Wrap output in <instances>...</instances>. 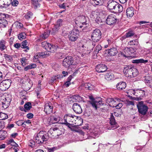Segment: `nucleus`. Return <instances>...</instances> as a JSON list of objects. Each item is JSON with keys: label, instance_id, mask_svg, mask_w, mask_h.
Segmentation results:
<instances>
[{"label": "nucleus", "instance_id": "72a5a7b5", "mask_svg": "<svg viewBox=\"0 0 152 152\" xmlns=\"http://www.w3.org/2000/svg\"><path fill=\"white\" fill-rule=\"evenodd\" d=\"M148 60H144L143 59H139L133 60H132V62L134 63L138 64L139 63H143L145 64L148 62Z\"/></svg>", "mask_w": 152, "mask_h": 152}, {"label": "nucleus", "instance_id": "f704fd0d", "mask_svg": "<svg viewBox=\"0 0 152 152\" xmlns=\"http://www.w3.org/2000/svg\"><path fill=\"white\" fill-rule=\"evenodd\" d=\"M91 3L94 6L100 5L101 4V0H90Z\"/></svg>", "mask_w": 152, "mask_h": 152}, {"label": "nucleus", "instance_id": "09e8293b", "mask_svg": "<svg viewBox=\"0 0 152 152\" xmlns=\"http://www.w3.org/2000/svg\"><path fill=\"white\" fill-rule=\"evenodd\" d=\"M124 51L125 53V54H124V53L122 54L124 56L126 57L128 55H130V51L129 50V47H126L124 49Z\"/></svg>", "mask_w": 152, "mask_h": 152}, {"label": "nucleus", "instance_id": "c03bdc74", "mask_svg": "<svg viewBox=\"0 0 152 152\" xmlns=\"http://www.w3.org/2000/svg\"><path fill=\"white\" fill-rule=\"evenodd\" d=\"M27 42L26 40H25L22 42V45H21V47L22 48H27V50H25V51H27V50H29V48L27 46Z\"/></svg>", "mask_w": 152, "mask_h": 152}, {"label": "nucleus", "instance_id": "f8f14e48", "mask_svg": "<svg viewBox=\"0 0 152 152\" xmlns=\"http://www.w3.org/2000/svg\"><path fill=\"white\" fill-rule=\"evenodd\" d=\"M79 36L78 30L73 29L71 31L68 36L70 40L71 41H75L78 38Z\"/></svg>", "mask_w": 152, "mask_h": 152}, {"label": "nucleus", "instance_id": "338daca9", "mask_svg": "<svg viewBox=\"0 0 152 152\" xmlns=\"http://www.w3.org/2000/svg\"><path fill=\"white\" fill-rule=\"evenodd\" d=\"M94 86L91 85V83H88V90H91L94 89Z\"/></svg>", "mask_w": 152, "mask_h": 152}, {"label": "nucleus", "instance_id": "c85d7f7f", "mask_svg": "<svg viewBox=\"0 0 152 152\" xmlns=\"http://www.w3.org/2000/svg\"><path fill=\"white\" fill-rule=\"evenodd\" d=\"M123 9L122 6L118 3L114 12L115 13H121L123 11Z\"/></svg>", "mask_w": 152, "mask_h": 152}, {"label": "nucleus", "instance_id": "13d9d810", "mask_svg": "<svg viewBox=\"0 0 152 152\" xmlns=\"http://www.w3.org/2000/svg\"><path fill=\"white\" fill-rule=\"evenodd\" d=\"M134 35V33L132 31H130L127 33L126 35V37L128 38L131 37Z\"/></svg>", "mask_w": 152, "mask_h": 152}, {"label": "nucleus", "instance_id": "bf43d9fd", "mask_svg": "<svg viewBox=\"0 0 152 152\" xmlns=\"http://www.w3.org/2000/svg\"><path fill=\"white\" fill-rule=\"evenodd\" d=\"M12 5L13 6H16L18 4V2L17 0H13L12 2L11 1Z\"/></svg>", "mask_w": 152, "mask_h": 152}, {"label": "nucleus", "instance_id": "2f4dec72", "mask_svg": "<svg viewBox=\"0 0 152 152\" xmlns=\"http://www.w3.org/2000/svg\"><path fill=\"white\" fill-rule=\"evenodd\" d=\"M50 31H45L43 34H42L40 35V37L41 38H42L43 40H44L48 37L50 34Z\"/></svg>", "mask_w": 152, "mask_h": 152}, {"label": "nucleus", "instance_id": "4be33fe9", "mask_svg": "<svg viewBox=\"0 0 152 152\" xmlns=\"http://www.w3.org/2000/svg\"><path fill=\"white\" fill-rule=\"evenodd\" d=\"M96 71L98 72H102L105 71L107 69L106 65L103 64H100L96 67Z\"/></svg>", "mask_w": 152, "mask_h": 152}, {"label": "nucleus", "instance_id": "f3484780", "mask_svg": "<svg viewBox=\"0 0 152 152\" xmlns=\"http://www.w3.org/2000/svg\"><path fill=\"white\" fill-rule=\"evenodd\" d=\"M11 100L9 97H3L1 100L2 107L4 109L7 108L10 104Z\"/></svg>", "mask_w": 152, "mask_h": 152}, {"label": "nucleus", "instance_id": "6e6552de", "mask_svg": "<svg viewBox=\"0 0 152 152\" xmlns=\"http://www.w3.org/2000/svg\"><path fill=\"white\" fill-rule=\"evenodd\" d=\"M61 44L62 46H58L53 45V44L50 43L49 44L48 47L46 50L48 51L47 52H48V53H49V52L52 53L54 52L56 50L57 48H58L64 49H66V48H67L64 46V44L62 42L61 43Z\"/></svg>", "mask_w": 152, "mask_h": 152}, {"label": "nucleus", "instance_id": "5701e85b", "mask_svg": "<svg viewBox=\"0 0 152 152\" xmlns=\"http://www.w3.org/2000/svg\"><path fill=\"white\" fill-rule=\"evenodd\" d=\"M53 107L50 105V104L47 103L45 106L44 111L47 114L52 113L53 110Z\"/></svg>", "mask_w": 152, "mask_h": 152}, {"label": "nucleus", "instance_id": "37998d69", "mask_svg": "<svg viewBox=\"0 0 152 152\" xmlns=\"http://www.w3.org/2000/svg\"><path fill=\"white\" fill-rule=\"evenodd\" d=\"M130 45H138L139 44L138 40L137 39L130 41L128 43Z\"/></svg>", "mask_w": 152, "mask_h": 152}, {"label": "nucleus", "instance_id": "8fccbe9b", "mask_svg": "<svg viewBox=\"0 0 152 152\" xmlns=\"http://www.w3.org/2000/svg\"><path fill=\"white\" fill-rule=\"evenodd\" d=\"M8 118V115L6 114L0 113V120H4Z\"/></svg>", "mask_w": 152, "mask_h": 152}, {"label": "nucleus", "instance_id": "6ab92c4d", "mask_svg": "<svg viewBox=\"0 0 152 152\" xmlns=\"http://www.w3.org/2000/svg\"><path fill=\"white\" fill-rule=\"evenodd\" d=\"M72 108L74 112L76 114H80L82 112L81 106L78 103H74L72 105Z\"/></svg>", "mask_w": 152, "mask_h": 152}, {"label": "nucleus", "instance_id": "20e7f679", "mask_svg": "<svg viewBox=\"0 0 152 152\" xmlns=\"http://www.w3.org/2000/svg\"><path fill=\"white\" fill-rule=\"evenodd\" d=\"M76 24H80L81 23L82 25H80V28H83V30L86 29V28L88 26V24L86 22V19L85 16L82 15L78 17L75 19V21Z\"/></svg>", "mask_w": 152, "mask_h": 152}, {"label": "nucleus", "instance_id": "052dcab7", "mask_svg": "<svg viewBox=\"0 0 152 152\" xmlns=\"http://www.w3.org/2000/svg\"><path fill=\"white\" fill-rule=\"evenodd\" d=\"M23 66H24L26 65V59L25 58H22L20 60Z\"/></svg>", "mask_w": 152, "mask_h": 152}, {"label": "nucleus", "instance_id": "a211bd4d", "mask_svg": "<svg viewBox=\"0 0 152 152\" xmlns=\"http://www.w3.org/2000/svg\"><path fill=\"white\" fill-rule=\"evenodd\" d=\"M118 3L113 0L109 1L107 3V7L111 11L114 12Z\"/></svg>", "mask_w": 152, "mask_h": 152}, {"label": "nucleus", "instance_id": "9b49d317", "mask_svg": "<svg viewBox=\"0 0 152 152\" xmlns=\"http://www.w3.org/2000/svg\"><path fill=\"white\" fill-rule=\"evenodd\" d=\"M137 97H134L133 99L137 101H139L142 99V98L145 96V91L144 90L141 89L136 90V92H133Z\"/></svg>", "mask_w": 152, "mask_h": 152}, {"label": "nucleus", "instance_id": "7c9ffc66", "mask_svg": "<svg viewBox=\"0 0 152 152\" xmlns=\"http://www.w3.org/2000/svg\"><path fill=\"white\" fill-rule=\"evenodd\" d=\"M98 14L97 11H93L91 12L90 16L91 18L93 19H95L96 18L97 19L98 18H99V17L97 16Z\"/></svg>", "mask_w": 152, "mask_h": 152}, {"label": "nucleus", "instance_id": "a18cd8bd", "mask_svg": "<svg viewBox=\"0 0 152 152\" xmlns=\"http://www.w3.org/2000/svg\"><path fill=\"white\" fill-rule=\"evenodd\" d=\"M48 52L46 51L45 52H42L41 53H39V55L41 58H44L46 56L49 55V53H48Z\"/></svg>", "mask_w": 152, "mask_h": 152}, {"label": "nucleus", "instance_id": "4c0bfd02", "mask_svg": "<svg viewBox=\"0 0 152 152\" xmlns=\"http://www.w3.org/2000/svg\"><path fill=\"white\" fill-rule=\"evenodd\" d=\"M7 132L4 131H0V140H4L7 137Z\"/></svg>", "mask_w": 152, "mask_h": 152}, {"label": "nucleus", "instance_id": "dca6fc26", "mask_svg": "<svg viewBox=\"0 0 152 152\" xmlns=\"http://www.w3.org/2000/svg\"><path fill=\"white\" fill-rule=\"evenodd\" d=\"M110 124L111 125V127H109L107 129L109 130L114 129H116L117 128V123L116 122L115 119L113 115V113L111 114L110 117Z\"/></svg>", "mask_w": 152, "mask_h": 152}, {"label": "nucleus", "instance_id": "a19ab883", "mask_svg": "<svg viewBox=\"0 0 152 152\" xmlns=\"http://www.w3.org/2000/svg\"><path fill=\"white\" fill-rule=\"evenodd\" d=\"M36 65L34 64H32L25 67L24 69L25 71L34 68L36 67Z\"/></svg>", "mask_w": 152, "mask_h": 152}, {"label": "nucleus", "instance_id": "58836bf2", "mask_svg": "<svg viewBox=\"0 0 152 152\" xmlns=\"http://www.w3.org/2000/svg\"><path fill=\"white\" fill-rule=\"evenodd\" d=\"M36 65L34 64H32L25 67L24 69L25 71L34 68L36 67Z\"/></svg>", "mask_w": 152, "mask_h": 152}, {"label": "nucleus", "instance_id": "ddd939ff", "mask_svg": "<svg viewBox=\"0 0 152 152\" xmlns=\"http://www.w3.org/2000/svg\"><path fill=\"white\" fill-rule=\"evenodd\" d=\"M90 99L91 100V102L92 106L96 109L98 107H100L101 105H103L101 98L99 99H94L93 97H91Z\"/></svg>", "mask_w": 152, "mask_h": 152}, {"label": "nucleus", "instance_id": "4468645a", "mask_svg": "<svg viewBox=\"0 0 152 152\" xmlns=\"http://www.w3.org/2000/svg\"><path fill=\"white\" fill-rule=\"evenodd\" d=\"M117 18L115 15H109L106 19V23L107 24L110 25L114 24L116 22Z\"/></svg>", "mask_w": 152, "mask_h": 152}, {"label": "nucleus", "instance_id": "e433bc0d", "mask_svg": "<svg viewBox=\"0 0 152 152\" xmlns=\"http://www.w3.org/2000/svg\"><path fill=\"white\" fill-rule=\"evenodd\" d=\"M151 77L149 76H146L144 77L143 79V81L147 84V85H148L151 83Z\"/></svg>", "mask_w": 152, "mask_h": 152}, {"label": "nucleus", "instance_id": "3c124183", "mask_svg": "<svg viewBox=\"0 0 152 152\" xmlns=\"http://www.w3.org/2000/svg\"><path fill=\"white\" fill-rule=\"evenodd\" d=\"M102 49L101 46L99 45H97L94 50V52L95 54H97Z\"/></svg>", "mask_w": 152, "mask_h": 152}, {"label": "nucleus", "instance_id": "473e14b6", "mask_svg": "<svg viewBox=\"0 0 152 152\" xmlns=\"http://www.w3.org/2000/svg\"><path fill=\"white\" fill-rule=\"evenodd\" d=\"M72 98L76 102H80L83 100V97L78 95L73 96Z\"/></svg>", "mask_w": 152, "mask_h": 152}, {"label": "nucleus", "instance_id": "603ef678", "mask_svg": "<svg viewBox=\"0 0 152 152\" xmlns=\"http://www.w3.org/2000/svg\"><path fill=\"white\" fill-rule=\"evenodd\" d=\"M33 15V14L31 12H27L25 15V18L27 19H28L31 18Z\"/></svg>", "mask_w": 152, "mask_h": 152}, {"label": "nucleus", "instance_id": "f03ea898", "mask_svg": "<svg viewBox=\"0 0 152 152\" xmlns=\"http://www.w3.org/2000/svg\"><path fill=\"white\" fill-rule=\"evenodd\" d=\"M64 130L61 125H57L52 127L48 132V134H50L53 138H56L57 136L63 133Z\"/></svg>", "mask_w": 152, "mask_h": 152}, {"label": "nucleus", "instance_id": "0eeeda50", "mask_svg": "<svg viewBox=\"0 0 152 152\" xmlns=\"http://www.w3.org/2000/svg\"><path fill=\"white\" fill-rule=\"evenodd\" d=\"M138 111L139 113L142 115H145L147 113L148 108L147 106L143 104L142 101L139 102L137 104Z\"/></svg>", "mask_w": 152, "mask_h": 152}, {"label": "nucleus", "instance_id": "f257e3e1", "mask_svg": "<svg viewBox=\"0 0 152 152\" xmlns=\"http://www.w3.org/2000/svg\"><path fill=\"white\" fill-rule=\"evenodd\" d=\"M123 72L126 77L130 78L135 77L138 73L137 69L131 66L125 67L123 69Z\"/></svg>", "mask_w": 152, "mask_h": 152}, {"label": "nucleus", "instance_id": "4d7b16f0", "mask_svg": "<svg viewBox=\"0 0 152 152\" xmlns=\"http://www.w3.org/2000/svg\"><path fill=\"white\" fill-rule=\"evenodd\" d=\"M126 104V105L128 106H131V107H132L134 106V103L133 101H128Z\"/></svg>", "mask_w": 152, "mask_h": 152}, {"label": "nucleus", "instance_id": "a878e982", "mask_svg": "<svg viewBox=\"0 0 152 152\" xmlns=\"http://www.w3.org/2000/svg\"><path fill=\"white\" fill-rule=\"evenodd\" d=\"M134 10L132 7L128 8L126 10V15L128 17H131L134 14Z\"/></svg>", "mask_w": 152, "mask_h": 152}, {"label": "nucleus", "instance_id": "6e6d98bb", "mask_svg": "<svg viewBox=\"0 0 152 152\" xmlns=\"http://www.w3.org/2000/svg\"><path fill=\"white\" fill-rule=\"evenodd\" d=\"M49 44L50 43H48L46 42H43L42 43V46L43 48L47 50Z\"/></svg>", "mask_w": 152, "mask_h": 152}, {"label": "nucleus", "instance_id": "0e129e2a", "mask_svg": "<svg viewBox=\"0 0 152 152\" xmlns=\"http://www.w3.org/2000/svg\"><path fill=\"white\" fill-rule=\"evenodd\" d=\"M133 92H136V90L135 89L130 90L128 92V94L129 95V94L131 95L133 94L135 96V94Z\"/></svg>", "mask_w": 152, "mask_h": 152}, {"label": "nucleus", "instance_id": "7ed1b4c3", "mask_svg": "<svg viewBox=\"0 0 152 152\" xmlns=\"http://www.w3.org/2000/svg\"><path fill=\"white\" fill-rule=\"evenodd\" d=\"M43 131H40L35 137V141L37 143L40 144L47 141L48 138L47 134H45Z\"/></svg>", "mask_w": 152, "mask_h": 152}, {"label": "nucleus", "instance_id": "1a4fd4ad", "mask_svg": "<svg viewBox=\"0 0 152 152\" xmlns=\"http://www.w3.org/2000/svg\"><path fill=\"white\" fill-rule=\"evenodd\" d=\"M50 124L58 123L61 124H63L62 118L57 116L52 115L50 116L48 119Z\"/></svg>", "mask_w": 152, "mask_h": 152}, {"label": "nucleus", "instance_id": "393cba45", "mask_svg": "<svg viewBox=\"0 0 152 152\" xmlns=\"http://www.w3.org/2000/svg\"><path fill=\"white\" fill-rule=\"evenodd\" d=\"M118 52L117 50L115 48H112L107 50L108 54L109 56H115Z\"/></svg>", "mask_w": 152, "mask_h": 152}, {"label": "nucleus", "instance_id": "aec40b11", "mask_svg": "<svg viewBox=\"0 0 152 152\" xmlns=\"http://www.w3.org/2000/svg\"><path fill=\"white\" fill-rule=\"evenodd\" d=\"M11 3V0H0V8L6 9Z\"/></svg>", "mask_w": 152, "mask_h": 152}, {"label": "nucleus", "instance_id": "49530a36", "mask_svg": "<svg viewBox=\"0 0 152 152\" xmlns=\"http://www.w3.org/2000/svg\"><path fill=\"white\" fill-rule=\"evenodd\" d=\"M26 34L24 33H22L19 34L18 35V39L20 40H22L25 39L26 37Z\"/></svg>", "mask_w": 152, "mask_h": 152}, {"label": "nucleus", "instance_id": "2eb2a0df", "mask_svg": "<svg viewBox=\"0 0 152 152\" xmlns=\"http://www.w3.org/2000/svg\"><path fill=\"white\" fill-rule=\"evenodd\" d=\"M119 101L120 99L118 98H116L114 99L113 98H109L107 99L106 102L110 106L114 107L116 106L117 103L119 102Z\"/></svg>", "mask_w": 152, "mask_h": 152}, {"label": "nucleus", "instance_id": "680f3d73", "mask_svg": "<svg viewBox=\"0 0 152 152\" xmlns=\"http://www.w3.org/2000/svg\"><path fill=\"white\" fill-rule=\"evenodd\" d=\"M129 48V50L130 52V55L131 54L134 53L136 51V49H134L132 47H130Z\"/></svg>", "mask_w": 152, "mask_h": 152}, {"label": "nucleus", "instance_id": "69168bd1", "mask_svg": "<svg viewBox=\"0 0 152 152\" xmlns=\"http://www.w3.org/2000/svg\"><path fill=\"white\" fill-rule=\"evenodd\" d=\"M35 59H34V60L36 61H37L39 58H41L40 56L39 55V53H37L36 55L34 56Z\"/></svg>", "mask_w": 152, "mask_h": 152}, {"label": "nucleus", "instance_id": "e2e57ef3", "mask_svg": "<svg viewBox=\"0 0 152 152\" xmlns=\"http://www.w3.org/2000/svg\"><path fill=\"white\" fill-rule=\"evenodd\" d=\"M123 106L122 104V103H119V102H118V103H117L116 105V106L115 107H116V109H120Z\"/></svg>", "mask_w": 152, "mask_h": 152}, {"label": "nucleus", "instance_id": "39448f33", "mask_svg": "<svg viewBox=\"0 0 152 152\" xmlns=\"http://www.w3.org/2000/svg\"><path fill=\"white\" fill-rule=\"evenodd\" d=\"M76 116L74 115L69 114L66 115L64 117V122L63 124H64L68 127L71 125L73 124L75 121V117Z\"/></svg>", "mask_w": 152, "mask_h": 152}, {"label": "nucleus", "instance_id": "864d4df0", "mask_svg": "<svg viewBox=\"0 0 152 152\" xmlns=\"http://www.w3.org/2000/svg\"><path fill=\"white\" fill-rule=\"evenodd\" d=\"M4 57L5 59L9 62H11L12 61V56L10 55L5 54Z\"/></svg>", "mask_w": 152, "mask_h": 152}, {"label": "nucleus", "instance_id": "b1692460", "mask_svg": "<svg viewBox=\"0 0 152 152\" xmlns=\"http://www.w3.org/2000/svg\"><path fill=\"white\" fill-rule=\"evenodd\" d=\"M7 42L4 39H1L0 40V50L3 51L7 49Z\"/></svg>", "mask_w": 152, "mask_h": 152}, {"label": "nucleus", "instance_id": "de8ad7c7", "mask_svg": "<svg viewBox=\"0 0 152 152\" xmlns=\"http://www.w3.org/2000/svg\"><path fill=\"white\" fill-rule=\"evenodd\" d=\"M31 104L30 102L26 103L24 105V107L26 110H29L31 108Z\"/></svg>", "mask_w": 152, "mask_h": 152}, {"label": "nucleus", "instance_id": "774afa93", "mask_svg": "<svg viewBox=\"0 0 152 152\" xmlns=\"http://www.w3.org/2000/svg\"><path fill=\"white\" fill-rule=\"evenodd\" d=\"M33 114L31 113H28L27 115V117L30 119H31L33 117Z\"/></svg>", "mask_w": 152, "mask_h": 152}, {"label": "nucleus", "instance_id": "412c9836", "mask_svg": "<svg viewBox=\"0 0 152 152\" xmlns=\"http://www.w3.org/2000/svg\"><path fill=\"white\" fill-rule=\"evenodd\" d=\"M72 57L71 56H67L63 60L62 62L63 65L66 67H69L71 65V60Z\"/></svg>", "mask_w": 152, "mask_h": 152}, {"label": "nucleus", "instance_id": "bb28decb", "mask_svg": "<svg viewBox=\"0 0 152 152\" xmlns=\"http://www.w3.org/2000/svg\"><path fill=\"white\" fill-rule=\"evenodd\" d=\"M116 87L118 90H122L126 88V84L124 82H120L116 85Z\"/></svg>", "mask_w": 152, "mask_h": 152}, {"label": "nucleus", "instance_id": "c756f323", "mask_svg": "<svg viewBox=\"0 0 152 152\" xmlns=\"http://www.w3.org/2000/svg\"><path fill=\"white\" fill-rule=\"evenodd\" d=\"M40 1L41 0H31V3L34 7L35 9L39 7L40 6V4L39 3Z\"/></svg>", "mask_w": 152, "mask_h": 152}, {"label": "nucleus", "instance_id": "9d476101", "mask_svg": "<svg viewBox=\"0 0 152 152\" xmlns=\"http://www.w3.org/2000/svg\"><path fill=\"white\" fill-rule=\"evenodd\" d=\"M11 84V80L7 79L2 81L0 83V89L2 91H5L10 87Z\"/></svg>", "mask_w": 152, "mask_h": 152}, {"label": "nucleus", "instance_id": "ea45409f", "mask_svg": "<svg viewBox=\"0 0 152 152\" xmlns=\"http://www.w3.org/2000/svg\"><path fill=\"white\" fill-rule=\"evenodd\" d=\"M36 65L34 64H32L25 67L24 69L25 71L34 68L36 67Z\"/></svg>", "mask_w": 152, "mask_h": 152}, {"label": "nucleus", "instance_id": "5fc2aeb1", "mask_svg": "<svg viewBox=\"0 0 152 152\" xmlns=\"http://www.w3.org/2000/svg\"><path fill=\"white\" fill-rule=\"evenodd\" d=\"M63 20L61 19H59L56 22V24L55 25L56 28H58L62 24Z\"/></svg>", "mask_w": 152, "mask_h": 152}, {"label": "nucleus", "instance_id": "cd10ccee", "mask_svg": "<svg viewBox=\"0 0 152 152\" xmlns=\"http://www.w3.org/2000/svg\"><path fill=\"white\" fill-rule=\"evenodd\" d=\"M80 62V58L78 57L72 58L71 60V65H76Z\"/></svg>", "mask_w": 152, "mask_h": 152}, {"label": "nucleus", "instance_id": "c9c22d12", "mask_svg": "<svg viewBox=\"0 0 152 152\" xmlns=\"http://www.w3.org/2000/svg\"><path fill=\"white\" fill-rule=\"evenodd\" d=\"M7 24V20L4 19L3 20H0V27H5Z\"/></svg>", "mask_w": 152, "mask_h": 152}, {"label": "nucleus", "instance_id": "79ce46f5", "mask_svg": "<svg viewBox=\"0 0 152 152\" xmlns=\"http://www.w3.org/2000/svg\"><path fill=\"white\" fill-rule=\"evenodd\" d=\"M114 77L113 75L110 73L107 74L105 75V79L108 80H112Z\"/></svg>", "mask_w": 152, "mask_h": 152}, {"label": "nucleus", "instance_id": "423d86ee", "mask_svg": "<svg viewBox=\"0 0 152 152\" xmlns=\"http://www.w3.org/2000/svg\"><path fill=\"white\" fill-rule=\"evenodd\" d=\"M101 33L100 30L96 29L91 33V38L93 42H97L101 38Z\"/></svg>", "mask_w": 152, "mask_h": 152}]
</instances>
